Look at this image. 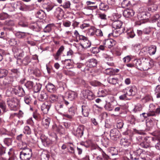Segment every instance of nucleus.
<instances>
[{"label": "nucleus", "mask_w": 160, "mask_h": 160, "mask_svg": "<svg viewBox=\"0 0 160 160\" xmlns=\"http://www.w3.org/2000/svg\"><path fill=\"white\" fill-rule=\"evenodd\" d=\"M91 45V42L88 39L83 42H81V45L83 48H89Z\"/></svg>", "instance_id": "obj_29"}, {"label": "nucleus", "mask_w": 160, "mask_h": 160, "mask_svg": "<svg viewBox=\"0 0 160 160\" xmlns=\"http://www.w3.org/2000/svg\"><path fill=\"white\" fill-rule=\"evenodd\" d=\"M22 3L21 1H18L15 2L14 4V7L17 9H19L21 7Z\"/></svg>", "instance_id": "obj_63"}, {"label": "nucleus", "mask_w": 160, "mask_h": 160, "mask_svg": "<svg viewBox=\"0 0 160 160\" xmlns=\"http://www.w3.org/2000/svg\"><path fill=\"white\" fill-rule=\"evenodd\" d=\"M40 138L42 144L45 146H48L52 142V141L44 135L42 134L40 136Z\"/></svg>", "instance_id": "obj_13"}, {"label": "nucleus", "mask_w": 160, "mask_h": 160, "mask_svg": "<svg viewBox=\"0 0 160 160\" xmlns=\"http://www.w3.org/2000/svg\"><path fill=\"white\" fill-rule=\"evenodd\" d=\"M125 30L124 28L121 29H115V30L113 31V32L111 33V34L114 37H117L120 36V35L122 33L124 32Z\"/></svg>", "instance_id": "obj_20"}, {"label": "nucleus", "mask_w": 160, "mask_h": 160, "mask_svg": "<svg viewBox=\"0 0 160 160\" xmlns=\"http://www.w3.org/2000/svg\"><path fill=\"white\" fill-rule=\"evenodd\" d=\"M147 138L148 139V141L150 143V145L151 144H154L155 143V142L156 141H158V140L154 137H148Z\"/></svg>", "instance_id": "obj_53"}, {"label": "nucleus", "mask_w": 160, "mask_h": 160, "mask_svg": "<svg viewBox=\"0 0 160 160\" xmlns=\"http://www.w3.org/2000/svg\"><path fill=\"white\" fill-rule=\"evenodd\" d=\"M70 2L68 1H66L61 6H62L64 8H69L70 7Z\"/></svg>", "instance_id": "obj_57"}, {"label": "nucleus", "mask_w": 160, "mask_h": 160, "mask_svg": "<svg viewBox=\"0 0 160 160\" xmlns=\"http://www.w3.org/2000/svg\"><path fill=\"white\" fill-rule=\"evenodd\" d=\"M81 93L84 98H87L89 100H92L95 98L93 93L89 90H83Z\"/></svg>", "instance_id": "obj_8"}, {"label": "nucleus", "mask_w": 160, "mask_h": 160, "mask_svg": "<svg viewBox=\"0 0 160 160\" xmlns=\"http://www.w3.org/2000/svg\"><path fill=\"white\" fill-rule=\"evenodd\" d=\"M13 92H14V89L11 87H9L6 91V95L8 97L12 96L13 94Z\"/></svg>", "instance_id": "obj_38"}, {"label": "nucleus", "mask_w": 160, "mask_h": 160, "mask_svg": "<svg viewBox=\"0 0 160 160\" xmlns=\"http://www.w3.org/2000/svg\"><path fill=\"white\" fill-rule=\"evenodd\" d=\"M71 22L68 20L64 21L62 23L63 25L65 27H69L71 25Z\"/></svg>", "instance_id": "obj_64"}, {"label": "nucleus", "mask_w": 160, "mask_h": 160, "mask_svg": "<svg viewBox=\"0 0 160 160\" xmlns=\"http://www.w3.org/2000/svg\"><path fill=\"white\" fill-rule=\"evenodd\" d=\"M107 94L106 90L102 89H100L98 92V95L99 97H104Z\"/></svg>", "instance_id": "obj_36"}, {"label": "nucleus", "mask_w": 160, "mask_h": 160, "mask_svg": "<svg viewBox=\"0 0 160 160\" xmlns=\"http://www.w3.org/2000/svg\"><path fill=\"white\" fill-rule=\"evenodd\" d=\"M108 6L104 3H101L99 5V8L100 10H108Z\"/></svg>", "instance_id": "obj_51"}, {"label": "nucleus", "mask_w": 160, "mask_h": 160, "mask_svg": "<svg viewBox=\"0 0 160 160\" xmlns=\"http://www.w3.org/2000/svg\"><path fill=\"white\" fill-rule=\"evenodd\" d=\"M126 32L127 33L128 38H133L135 35V34L134 33L132 29L127 30L126 31Z\"/></svg>", "instance_id": "obj_41"}, {"label": "nucleus", "mask_w": 160, "mask_h": 160, "mask_svg": "<svg viewBox=\"0 0 160 160\" xmlns=\"http://www.w3.org/2000/svg\"><path fill=\"white\" fill-rule=\"evenodd\" d=\"M7 103L11 110L14 111L17 109L19 101L16 98H9L7 99Z\"/></svg>", "instance_id": "obj_1"}, {"label": "nucleus", "mask_w": 160, "mask_h": 160, "mask_svg": "<svg viewBox=\"0 0 160 160\" xmlns=\"http://www.w3.org/2000/svg\"><path fill=\"white\" fill-rule=\"evenodd\" d=\"M104 60L106 61H112V58L107 53H104L102 55Z\"/></svg>", "instance_id": "obj_48"}, {"label": "nucleus", "mask_w": 160, "mask_h": 160, "mask_svg": "<svg viewBox=\"0 0 160 160\" xmlns=\"http://www.w3.org/2000/svg\"><path fill=\"white\" fill-rule=\"evenodd\" d=\"M8 71L5 69L0 70V78L5 77L7 74Z\"/></svg>", "instance_id": "obj_49"}, {"label": "nucleus", "mask_w": 160, "mask_h": 160, "mask_svg": "<svg viewBox=\"0 0 160 160\" xmlns=\"http://www.w3.org/2000/svg\"><path fill=\"white\" fill-rule=\"evenodd\" d=\"M139 145L141 148L145 149H147L150 147V145L148 141L147 137H144L143 141L139 143Z\"/></svg>", "instance_id": "obj_14"}, {"label": "nucleus", "mask_w": 160, "mask_h": 160, "mask_svg": "<svg viewBox=\"0 0 160 160\" xmlns=\"http://www.w3.org/2000/svg\"><path fill=\"white\" fill-rule=\"evenodd\" d=\"M98 17L102 20H106L107 19V15L103 13H99L97 14Z\"/></svg>", "instance_id": "obj_43"}, {"label": "nucleus", "mask_w": 160, "mask_h": 160, "mask_svg": "<svg viewBox=\"0 0 160 160\" xmlns=\"http://www.w3.org/2000/svg\"><path fill=\"white\" fill-rule=\"evenodd\" d=\"M51 106V103L49 102H46L41 106V109L44 114H47Z\"/></svg>", "instance_id": "obj_9"}, {"label": "nucleus", "mask_w": 160, "mask_h": 160, "mask_svg": "<svg viewBox=\"0 0 160 160\" xmlns=\"http://www.w3.org/2000/svg\"><path fill=\"white\" fill-rule=\"evenodd\" d=\"M45 15V12L42 10H40L38 11L36 14L37 17L40 19H42Z\"/></svg>", "instance_id": "obj_35"}, {"label": "nucleus", "mask_w": 160, "mask_h": 160, "mask_svg": "<svg viewBox=\"0 0 160 160\" xmlns=\"http://www.w3.org/2000/svg\"><path fill=\"white\" fill-rule=\"evenodd\" d=\"M32 155V150L28 148L26 150H23L20 154V158L22 160H30Z\"/></svg>", "instance_id": "obj_3"}, {"label": "nucleus", "mask_w": 160, "mask_h": 160, "mask_svg": "<svg viewBox=\"0 0 160 160\" xmlns=\"http://www.w3.org/2000/svg\"><path fill=\"white\" fill-rule=\"evenodd\" d=\"M4 142L5 144L7 146L10 145L12 142V139L10 138H6L4 139Z\"/></svg>", "instance_id": "obj_59"}, {"label": "nucleus", "mask_w": 160, "mask_h": 160, "mask_svg": "<svg viewBox=\"0 0 160 160\" xmlns=\"http://www.w3.org/2000/svg\"><path fill=\"white\" fill-rule=\"evenodd\" d=\"M147 11L146 10V11L142 12L138 15L141 17V19H147L150 17L151 15L150 13Z\"/></svg>", "instance_id": "obj_27"}, {"label": "nucleus", "mask_w": 160, "mask_h": 160, "mask_svg": "<svg viewBox=\"0 0 160 160\" xmlns=\"http://www.w3.org/2000/svg\"><path fill=\"white\" fill-rule=\"evenodd\" d=\"M23 132L26 134L29 135L31 133V129L29 126H27L24 127Z\"/></svg>", "instance_id": "obj_52"}, {"label": "nucleus", "mask_w": 160, "mask_h": 160, "mask_svg": "<svg viewBox=\"0 0 160 160\" xmlns=\"http://www.w3.org/2000/svg\"><path fill=\"white\" fill-rule=\"evenodd\" d=\"M156 2L155 0H148V6L145 8V10L151 12L156 11L158 8V5Z\"/></svg>", "instance_id": "obj_6"}, {"label": "nucleus", "mask_w": 160, "mask_h": 160, "mask_svg": "<svg viewBox=\"0 0 160 160\" xmlns=\"http://www.w3.org/2000/svg\"><path fill=\"white\" fill-rule=\"evenodd\" d=\"M120 143L121 145L124 147H128L131 144L129 140L126 138H122L120 141Z\"/></svg>", "instance_id": "obj_30"}, {"label": "nucleus", "mask_w": 160, "mask_h": 160, "mask_svg": "<svg viewBox=\"0 0 160 160\" xmlns=\"http://www.w3.org/2000/svg\"><path fill=\"white\" fill-rule=\"evenodd\" d=\"M122 22L120 20H116L113 22L112 23V27L115 29H121Z\"/></svg>", "instance_id": "obj_24"}, {"label": "nucleus", "mask_w": 160, "mask_h": 160, "mask_svg": "<svg viewBox=\"0 0 160 160\" xmlns=\"http://www.w3.org/2000/svg\"><path fill=\"white\" fill-rule=\"evenodd\" d=\"M90 111V109L88 106L82 105V112L85 117L88 116Z\"/></svg>", "instance_id": "obj_26"}, {"label": "nucleus", "mask_w": 160, "mask_h": 160, "mask_svg": "<svg viewBox=\"0 0 160 160\" xmlns=\"http://www.w3.org/2000/svg\"><path fill=\"white\" fill-rule=\"evenodd\" d=\"M50 121L51 119L49 118H43L42 121V126L45 129H48L49 127Z\"/></svg>", "instance_id": "obj_18"}, {"label": "nucleus", "mask_w": 160, "mask_h": 160, "mask_svg": "<svg viewBox=\"0 0 160 160\" xmlns=\"http://www.w3.org/2000/svg\"><path fill=\"white\" fill-rule=\"evenodd\" d=\"M103 68L105 69L104 72L107 74H111L113 72V69L111 68Z\"/></svg>", "instance_id": "obj_50"}, {"label": "nucleus", "mask_w": 160, "mask_h": 160, "mask_svg": "<svg viewBox=\"0 0 160 160\" xmlns=\"http://www.w3.org/2000/svg\"><path fill=\"white\" fill-rule=\"evenodd\" d=\"M134 63L137 68L140 70H142V60L141 61L140 59H136L134 60Z\"/></svg>", "instance_id": "obj_33"}, {"label": "nucleus", "mask_w": 160, "mask_h": 160, "mask_svg": "<svg viewBox=\"0 0 160 160\" xmlns=\"http://www.w3.org/2000/svg\"><path fill=\"white\" fill-rule=\"evenodd\" d=\"M43 8L45 9L48 12H49L54 9L55 6L50 3L45 4L43 5Z\"/></svg>", "instance_id": "obj_31"}, {"label": "nucleus", "mask_w": 160, "mask_h": 160, "mask_svg": "<svg viewBox=\"0 0 160 160\" xmlns=\"http://www.w3.org/2000/svg\"><path fill=\"white\" fill-rule=\"evenodd\" d=\"M142 109L141 105L140 104H137L135 106L134 108L133 109V111L136 112H137L140 111Z\"/></svg>", "instance_id": "obj_55"}, {"label": "nucleus", "mask_w": 160, "mask_h": 160, "mask_svg": "<svg viewBox=\"0 0 160 160\" xmlns=\"http://www.w3.org/2000/svg\"><path fill=\"white\" fill-rule=\"evenodd\" d=\"M157 47L156 46L152 45L148 48V53L150 55H154L156 52Z\"/></svg>", "instance_id": "obj_32"}, {"label": "nucleus", "mask_w": 160, "mask_h": 160, "mask_svg": "<svg viewBox=\"0 0 160 160\" xmlns=\"http://www.w3.org/2000/svg\"><path fill=\"white\" fill-rule=\"evenodd\" d=\"M15 94L20 97H23L25 94V92L23 88L20 86L17 87L14 89Z\"/></svg>", "instance_id": "obj_12"}, {"label": "nucleus", "mask_w": 160, "mask_h": 160, "mask_svg": "<svg viewBox=\"0 0 160 160\" xmlns=\"http://www.w3.org/2000/svg\"><path fill=\"white\" fill-rule=\"evenodd\" d=\"M153 64V61L150 58L142 59V70L144 71L148 70L151 68Z\"/></svg>", "instance_id": "obj_2"}, {"label": "nucleus", "mask_w": 160, "mask_h": 160, "mask_svg": "<svg viewBox=\"0 0 160 160\" xmlns=\"http://www.w3.org/2000/svg\"><path fill=\"white\" fill-rule=\"evenodd\" d=\"M31 61L30 57L28 56H27L22 60V63L25 65H27L31 62Z\"/></svg>", "instance_id": "obj_37"}, {"label": "nucleus", "mask_w": 160, "mask_h": 160, "mask_svg": "<svg viewBox=\"0 0 160 160\" xmlns=\"http://www.w3.org/2000/svg\"><path fill=\"white\" fill-rule=\"evenodd\" d=\"M52 25L51 24H48L46 26L44 29V31L45 32H50L52 30Z\"/></svg>", "instance_id": "obj_58"}, {"label": "nucleus", "mask_w": 160, "mask_h": 160, "mask_svg": "<svg viewBox=\"0 0 160 160\" xmlns=\"http://www.w3.org/2000/svg\"><path fill=\"white\" fill-rule=\"evenodd\" d=\"M84 129V127L83 125H79L76 130L73 132V134L78 138H81L83 135Z\"/></svg>", "instance_id": "obj_11"}, {"label": "nucleus", "mask_w": 160, "mask_h": 160, "mask_svg": "<svg viewBox=\"0 0 160 160\" xmlns=\"http://www.w3.org/2000/svg\"><path fill=\"white\" fill-rule=\"evenodd\" d=\"M46 88L47 90L50 92H54L56 90V89L55 86L50 83H48L46 85Z\"/></svg>", "instance_id": "obj_25"}, {"label": "nucleus", "mask_w": 160, "mask_h": 160, "mask_svg": "<svg viewBox=\"0 0 160 160\" xmlns=\"http://www.w3.org/2000/svg\"><path fill=\"white\" fill-rule=\"evenodd\" d=\"M123 16L126 18H130L134 15V12L132 9H127L123 12Z\"/></svg>", "instance_id": "obj_23"}, {"label": "nucleus", "mask_w": 160, "mask_h": 160, "mask_svg": "<svg viewBox=\"0 0 160 160\" xmlns=\"http://www.w3.org/2000/svg\"><path fill=\"white\" fill-rule=\"evenodd\" d=\"M155 122V119L153 118L148 119L146 120V126L148 130H150L154 126Z\"/></svg>", "instance_id": "obj_19"}, {"label": "nucleus", "mask_w": 160, "mask_h": 160, "mask_svg": "<svg viewBox=\"0 0 160 160\" xmlns=\"http://www.w3.org/2000/svg\"><path fill=\"white\" fill-rule=\"evenodd\" d=\"M25 102L27 104H30L31 102V98L29 96H26L24 98Z\"/></svg>", "instance_id": "obj_60"}, {"label": "nucleus", "mask_w": 160, "mask_h": 160, "mask_svg": "<svg viewBox=\"0 0 160 160\" xmlns=\"http://www.w3.org/2000/svg\"><path fill=\"white\" fill-rule=\"evenodd\" d=\"M108 82L112 84H115L118 83V79L117 78H112L110 77L107 79Z\"/></svg>", "instance_id": "obj_34"}, {"label": "nucleus", "mask_w": 160, "mask_h": 160, "mask_svg": "<svg viewBox=\"0 0 160 160\" xmlns=\"http://www.w3.org/2000/svg\"><path fill=\"white\" fill-rule=\"evenodd\" d=\"M160 112V108H158L155 109V106L153 104H150L149 105V111L147 113V116H145V117L153 116L156 115V114H159Z\"/></svg>", "instance_id": "obj_4"}, {"label": "nucleus", "mask_w": 160, "mask_h": 160, "mask_svg": "<svg viewBox=\"0 0 160 160\" xmlns=\"http://www.w3.org/2000/svg\"><path fill=\"white\" fill-rule=\"evenodd\" d=\"M153 135L155 137V138H157L158 140H160V132L155 131L153 133Z\"/></svg>", "instance_id": "obj_61"}, {"label": "nucleus", "mask_w": 160, "mask_h": 160, "mask_svg": "<svg viewBox=\"0 0 160 160\" xmlns=\"http://www.w3.org/2000/svg\"><path fill=\"white\" fill-rule=\"evenodd\" d=\"M48 95L44 92H41L40 94L38 96V99L39 101H43L48 98Z\"/></svg>", "instance_id": "obj_28"}, {"label": "nucleus", "mask_w": 160, "mask_h": 160, "mask_svg": "<svg viewBox=\"0 0 160 160\" xmlns=\"http://www.w3.org/2000/svg\"><path fill=\"white\" fill-rule=\"evenodd\" d=\"M116 44L115 41L112 39H108L105 40L104 42V44L105 47H107L109 48H111L112 47L114 46Z\"/></svg>", "instance_id": "obj_22"}, {"label": "nucleus", "mask_w": 160, "mask_h": 160, "mask_svg": "<svg viewBox=\"0 0 160 160\" xmlns=\"http://www.w3.org/2000/svg\"><path fill=\"white\" fill-rule=\"evenodd\" d=\"M42 85L39 83L36 84L33 87V88L35 92H39L41 89Z\"/></svg>", "instance_id": "obj_47"}, {"label": "nucleus", "mask_w": 160, "mask_h": 160, "mask_svg": "<svg viewBox=\"0 0 160 160\" xmlns=\"http://www.w3.org/2000/svg\"><path fill=\"white\" fill-rule=\"evenodd\" d=\"M64 49V47L62 46H61L57 52L56 56L55 57V59L57 60L58 59V57L61 55Z\"/></svg>", "instance_id": "obj_40"}, {"label": "nucleus", "mask_w": 160, "mask_h": 160, "mask_svg": "<svg viewBox=\"0 0 160 160\" xmlns=\"http://www.w3.org/2000/svg\"><path fill=\"white\" fill-rule=\"evenodd\" d=\"M130 158L132 160H139V157H138L136 154L135 151L130 152Z\"/></svg>", "instance_id": "obj_39"}, {"label": "nucleus", "mask_w": 160, "mask_h": 160, "mask_svg": "<svg viewBox=\"0 0 160 160\" xmlns=\"http://www.w3.org/2000/svg\"><path fill=\"white\" fill-rule=\"evenodd\" d=\"M33 84L34 83L32 82L28 81L25 84V86L27 88L29 89H30L33 88Z\"/></svg>", "instance_id": "obj_42"}, {"label": "nucleus", "mask_w": 160, "mask_h": 160, "mask_svg": "<svg viewBox=\"0 0 160 160\" xmlns=\"http://www.w3.org/2000/svg\"><path fill=\"white\" fill-rule=\"evenodd\" d=\"M119 131L116 129L112 130L110 133L111 138L114 140H117V139L119 137Z\"/></svg>", "instance_id": "obj_16"}, {"label": "nucleus", "mask_w": 160, "mask_h": 160, "mask_svg": "<svg viewBox=\"0 0 160 160\" xmlns=\"http://www.w3.org/2000/svg\"><path fill=\"white\" fill-rule=\"evenodd\" d=\"M16 36L18 38H23L26 36V33L23 32H18L15 34Z\"/></svg>", "instance_id": "obj_45"}, {"label": "nucleus", "mask_w": 160, "mask_h": 160, "mask_svg": "<svg viewBox=\"0 0 160 160\" xmlns=\"http://www.w3.org/2000/svg\"><path fill=\"white\" fill-rule=\"evenodd\" d=\"M41 24H42V23L39 22L31 24L30 26V28L33 31L38 32L42 28Z\"/></svg>", "instance_id": "obj_10"}, {"label": "nucleus", "mask_w": 160, "mask_h": 160, "mask_svg": "<svg viewBox=\"0 0 160 160\" xmlns=\"http://www.w3.org/2000/svg\"><path fill=\"white\" fill-rule=\"evenodd\" d=\"M114 102L115 103H116V101H111L110 102H106L104 106L105 109L109 111H112L115 106V105L114 104Z\"/></svg>", "instance_id": "obj_15"}, {"label": "nucleus", "mask_w": 160, "mask_h": 160, "mask_svg": "<svg viewBox=\"0 0 160 160\" xmlns=\"http://www.w3.org/2000/svg\"><path fill=\"white\" fill-rule=\"evenodd\" d=\"M52 12L53 15L58 19L61 20L62 18L64 16V11L61 8L55 7Z\"/></svg>", "instance_id": "obj_5"}, {"label": "nucleus", "mask_w": 160, "mask_h": 160, "mask_svg": "<svg viewBox=\"0 0 160 160\" xmlns=\"http://www.w3.org/2000/svg\"><path fill=\"white\" fill-rule=\"evenodd\" d=\"M50 155L48 153L42 152L41 155V158L42 160H49Z\"/></svg>", "instance_id": "obj_44"}, {"label": "nucleus", "mask_w": 160, "mask_h": 160, "mask_svg": "<svg viewBox=\"0 0 160 160\" xmlns=\"http://www.w3.org/2000/svg\"><path fill=\"white\" fill-rule=\"evenodd\" d=\"M109 152L112 155H117L118 154L117 149L114 147H111L110 148Z\"/></svg>", "instance_id": "obj_46"}, {"label": "nucleus", "mask_w": 160, "mask_h": 160, "mask_svg": "<svg viewBox=\"0 0 160 160\" xmlns=\"http://www.w3.org/2000/svg\"><path fill=\"white\" fill-rule=\"evenodd\" d=\"M137 88L135 87H127L122 90V92L123 93H126L128 96H134L137 93Z\"/></svg>", "instance_id": "obj_7"}, {"label": "nucleus", "mask_w": 160, "mask_h": 160, "mask_svg": "<svg viewBox=\"0 0 160 160\" xmlns=\"http://www.w3.org/2000/svg\"><path fill=\"white\" fill-rule=\"evenodd\" d=\"M2 88L3 89H7L9 87H11V84L10 83L8 82L6 80L3 81L2 83Z\"/></svg>", "instance_id": "obj_54"}, {"label": "nucleus", "mask_w": 160, "mask_h": 160, "mask_svg": "<svg viewBox=\"0 0 160 160\" xmlns=\"http://www.w3.org/2000/svg\"><path fill=\"white\" fill-rule=\"evenodd\" d=\"M66 96L68 99L70 101H72L76 98L77 94L74 91H69L67 93Z\"/></svg>", "instance_id": "obj_17"}, {"label": "nucleus", "mask_w": 160, "mask_h": 160, "mask_svg": "<svg viewBox=\"0 0 160 160\" xmlns=\"http://www.w3.org/2000/svg\"><path fill=\"white\" fill-rule=\"evenodd\" d=\"M97 61L95 59L92 58L89 59L87 62V66L89 68H93L96 67L97 64Z\"/></svg>", "instance_id": "obj_21"}, {"label": "nucleus", "mask_w": 160, "mask_h": 160, "mask_svg": "<svg viewBox=\"0 0 160 160\" xmlns=\"http://www.w3.org/2000/svg\"><path fill=\"white\" fill-rule=\"evenodd\" d=\"M58 98V97L57 95L54 94L51 95L49 97L50 99L53 102L56 101Z\"/></svg>", "instance_id": "obj_62"}, {"label": "nucleus", "mask_w": 160, "mask_h": 160, "mask_svg": "<svg viewBox=\"0 0 160 160\" xmlns=\"http://www.w3.org/2000/svg\"><path fill=\"white\" fill-rule=\"evenodd\" d=\"M123 121L122 120H119L117 121V127L118 128L120 129L123 127Z\"/></svg>", "instance_id": "obj_56"}]
</instances>
